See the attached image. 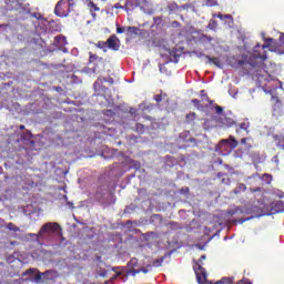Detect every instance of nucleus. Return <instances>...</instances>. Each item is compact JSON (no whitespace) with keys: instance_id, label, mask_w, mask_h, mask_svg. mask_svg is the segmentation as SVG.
<instances>
[{"instance_id":"nucleus-22","label":"nucleus","mask_w":284,"mask_h":284,"mask_svg":"<svg viewBox=\"0 0 284 284\" xmlns=\"http://www.w3.org/2000/svg\"><path fill=\"white\" fill-rule=\"evenodd\" d=\"M94 61H103V58L90 52L89 53V63H94Z\"/></svg>"},{"instance_id":"nucleus-19","label":"nucleus","mask_w":284,"mask_h":284,"mask_svg":"<svg viewBox=\"0 0 284 284\" xmlns=\"http://www.w3.org/2000/svg\"><path fill=\"white\" fill-rule=\"evenodd\" d=\"M154 101H156V103H161V101H170V98H168V93H161V94H156L154 95Z\"/></svg>"},{"instance_id":"nucleus-52","label":"nucleus","mask_w":284,"mask_h":284,"mask_svg":"<svg viewBox=\"0 0 284 284\" xmlns=\"http://www.w3.org/2000/svg\"><path fill=\"white\" fill-rule=\"evenodd\" d=\"M280 145H281V148L284 149V138H283V140L280 142Z\"/></svg>"},{"instance_id":"nucleus-53","label":"nucleus","mask_w":284,"mask_h":284,"mask_svg":"<svg viewBox=\"0 0 284 284\" xmlns=\"http://www.w3.org/2000/svg\"><path fill=\"white\" fill-rule=\"evenodd\" d=\"M19 130H26V125H23V124L20 125V126H19Z\"/></svg>"},{"instance_id":"nucleus-25","label":"nucleus","mask_w":284,"mask_h":284,"mask_svg":"<svg viewBox=\"0 0 284 284\" xmlns=\"http://www.w3.org/2000/svg\"><path fill=\"white\" fill-rule=\"evenodd\" d=\"M134 131L138 132V134L145 133V125H143L142 123H136Z\"/></svg>"},{"instance_id":"nucleus-16","label":"nucleus","mask_w":284,"mask_h":284,"mask_svg":"<svg viewBox=\"0 0 284 284\" xmlns=\"http://www.w3.org/2000/svg\"><path fill=\"white\" fill-rule=\"evenodd\" d=\"M130 6H132L130 1H126L124 6L121 4V2H116L113 8H115V10H125L128 12V10H130Z\"/></svg>"},{"instance_id":"nucleus-28","label":"nucleus","mask_w":284,"mask_h":284,"mask_svg":"<svg viewBox=\"0 0 284 284\" xmlns=\"http://www.w3.org/2000/svg\"><path fill=\"white\" fill-rule=\"evenodd\" d=\"M200 97L202 101H210V97L207 95V92L205 90L200 91Z\"/></svg>"},{"instance_id":"nucleus-60","label":"nucleus","mask_w":284,"mask_h":284,"mask_svg":"<svg viewBox=\"0 0 284 284\" xmlns=\"http://www.w3.org/2000/svg\"><path fill=\"white\" fill-rule=\"evenodd\" d=\"M63 197H64V200H68V196H67V195H64Z\"/></svg>"},{"instance_id":"nucleus-9","label":"nucleus","mask_w":284,"mask_h":284,"mask_svg":"<svg viewBox=\"0 0 284 284\" xmlns=\"http://www.w3.org/2000/svg\"><path fill=\"white\" fill-rule=\"evenodd\" d=\"M85 6L89 8V12L93 19H97V12H101L99 4L94 3L92 0H85Z\"/></svg>"},{"instance_id":"nucleus-20","label":"nucleus","mask_w":284,"mask_h":284,"mask_svg":"<svg viewBox=\"0 0 284 284\" xmlns=\"http://www.w3.org/2000/svg\"><path fill=\"white\" fill-rule=\"evenodd\" d=\"M273 209H276L277 212H284V202L283 201L273 202Z\"/></svg>"},{"instance_id":"nucleus-51","label":"nucleus","mask_w":284,"mask_h":284,"mask_svg":"<svg viewBox=\"0 0 284 284\" xmlns=\"http://www.w3.org/2000/svg\"><path fill=\"white\" fill-rule=\"evenodd\" d=\"M265 178H266V179H272V175H270V174H264V175H263V179H265Z\"/></svg>"},{"instance_id":"nucleus-10","label":"nucleus","mask_w":284,"mask_h":284,"mask_svg":"<svg viewBox=\"0 0 284 284\" xmlns=\"http://www.w3.org/2000/svg\"><path fill=\"white\" fill-rule=\"evenodd\" d=\"M180 140H181V141H184V143H187V144L185 145V148H189L190 143H191L192 145H197L196 139L190 136V131H184V132H182V133L180 134Z\"/></svg>"},{"instance_id":"nucleus-54","label":"nucleus","mask_w":284,"mask_h":284,"mask_svg":"<svg viewBox=\"0 0 284 284\" xmlns=\"http://www.w3.org/2000/svg\"><path fill=\"white\" fill-rule=\"evenodd\" d=\"M197 57H206V55H205V53L200 52V53L197 54Z\"/></svg>"},{"instance_id":"nucleus-47","label":"nucleus","mask_w":284,"mask_h":284,"mask_svg":"<svg viewBox=\"0 0 284 284\" xmlns=\"http://www.w3.org/2000/svg\"><path fill=\"white\" fill-rule=\"evenodd\" d=\"M241 143H242V145H246V144H247V138H243V139L241 140Z\"/></svg>"},{"instance_id":"nucleus-42","label":"nucleus","mask_w":284,"mask_h":284,"mask_svg":"<svg viewBox=\"0 0 284 284\" xmlns=\"http://www.w3.org/2000/svg\"><path fill=\"white\" fill-rule=\"evenodd\" d=\"M256 192H258V195L262 196V189L261 187H256L252 190V193L255 194Z\"/></svg>"},{"instance_id":"nucleus-41","label":"nucleus","mask_w":284,"mask_h":284,"mask_svg":"<svg viewBox=\"0 0 284 284\" xmlns=\"http://www.w3.org/2000/svg\"><path fill=\"white\" fill-rule=\"evenodd\" d=\"M251 219H253V216L246 217V219H241V220H239V223H240V224H244V223H246L247 221H250Z\"/></svg>"},{"instance_id":"nucleus-49","label":"nucleus","mask_w":284,"mask_h":284,"mask_svg":"<svg viewBox=\"0 0 284 284\" xmlns=\"http://www.w3.org/2000/svg\"><path fill=\"white\" fill-rule=\"evenodd\" d=\"M217 176L221 178V176H227V173H217Z\"/></svg>"},{"instance_id":"nucleus-50","label":"nucleus","mask_w":284,"mask_h":284,"mask_svg":"<svg viewBox=\"0 0 284 284\" xmlns=\"http://www.w3.org/2000/svg\"><path fill=\"white\" fill-rule=\"evenodd\" d=\"M8 27H9V24H0V29H1V28H4V30H7Z\"/></svg>"},{"instance_id":"nucleus-38","label":"nucleus","mask_w":284,"mask_h":284,"mask_svg":"<svg viewBox=\"0 0 284 284\" xmlns=\"http://www.w3.org/2000/svg\"><path fill=\"white\" fill-rule=\"evenodd\" d=\"M215 112L216 114H223V106L215 105Z\"/></svg>"},{"instance_id":"nucleus-23","label":"nucleus","mask_w":284,"mask_h":284,"mask_svg":"<svg viewBox=\"0 0 284 284\" xmlns=\"http://www.w3.org/2000/svg\"><path fill=\"white\" fill-rule=\"evenodd\" d=\"M245 191H246V185L245 184H239L237 187L234 189L233 193L235 195H237V194H242Z\"/></svg>"},{"instance_id":"nucleus-64","label":"nucleus","mask_w":284,"mask_h":284,"mask_svg":"<svg viewBox=\"0 0 284 284\" xmlns=\"http://www.w3.org/2000/svg\"><path fill=\"white\" fill-rule=\"evenodd\" d=\"M154 21H156V18H154Z\"/></svg>"},{"instance_id":"nucleus-39","label":"nucleus","mask_w":284,"mask_h":284,"mask_svg":"<svg viewBox=\"0 0 284 284\" xmlns=\"http://www.w3.org/2000/svg\"><path fill=\"white\" fill-rule=\"evenodd\" d=\"M276 197L284 199V191H276Z\"/></svg>"},{"instance_id":"nucleus-59","label":"nucleus","mask_w":284,"mask_h":284,"mask_svg":"<svg viewBox=\"0 0 284 284\" xmlns=\"http://www.w3.org/2000/svg\"><path fill=\"white\" fill-rule=\"evenodd\" d=\"M241 132V129H236V133Z\"/></svg>"},{"instance_id":"nucleus-12","label":"nucleus","mask_w":284,"mask_h":284,"mask_svg":"<svg viewBox=\"0 0 284 284\" xmlns=\"http://www.w3.org/2000/svg\"><path fill=\"white\" fill-rule=\"evenodd\" d=\"M122 166L123 163H114L112 166H109V173L112 176H123V171H121Z\"/></svg>"},{"instance_id":"nucleus-56","label":"nucleus","mask_w":284,"mask_h":284,"mask_svg":"<svg viewBox=\"0 0 284 284\" xmlns=\"http://www.w3.org/2000/svg\"><path fill=\"white\" fill-rule=\"evenodd\" d=\"M224 21H226V24L230 23V18H225Z\"/></svg>"},{"instance_id":"nucleus-55","label":"nucleus","mask_w":284,"mask_h":284,"mask_svg":"<svg viewBox=\"0 0 284 284\" xmlns=\"http://www.w3.org/2000/svg\"><path fill=\"white\" fill-rule=\"evenodd\" d=\"M68 205H69V207H72L73 203L72 202H68Z\"/></svg>"},{"instance_id":"nucleus-26","label":"nucleus","mask_w":284,"mask_h":284,"mask_svg":"<svg viewBox=\"0 0 284 284\" xmlns=\"http://www.w3.org/2000/svg\"><path fill=\"white\" fill-rule=\"evenodd\" d=\"M186 121L189 123H194L196 121V113L195 112H190L186 114Z\"/></svg>"},{"instance_id":"nucleus-6","label":"nucleus","mask_w":284,"mask_h":284,"mask_svg":"<svg viewBox=\"0 0 284 284\" xmlns=\"http://www.w3.org/2000/svg\"><path fill=\"white\" fill-rule=\"evenodd\" d=\"M60 230V224L57 222H49L41 226L40 232L36 235L37 237L50 236L52 234H57Z\"/></svg>"},{"instance_id":"nucleus-43","label":"nucleus","mask_w":284,"mask_h":284,"mask_svg":"<svg viewBox=\"0 0 284 284\" xmlns=\"http://www.w3.org/2000/svg\"><path fill=\"white\" fill-rule=\"evenodd\" d=\"M171 26H173V28H179V27L181 26V22H179V21H173V22L171 23Z\"/></svg>"},{"instance_id":"nucleus-58","label":"nucleus","mask_w":284,"mask_h":284,"mask_svg":"<svg viewBox=\"0 0 284 284\" xmlns=\"http://www.w3.org/2000/svg\"><path fill=\"white\" fill-rule=\"evenodd\" d=\"M3 173V169L0 166V174H2Z\"/></svg>"},{"instance_id":"nucleus-37","label":"nucleus","mask_w":284,"mask_h":284,"mask_svg":"<svg viewBox=\"0 0 284 284\" xmlns=\"http://www.w3.org/2000/svg\"><path fill=\"white\" fill-rule=\"evenodd\" d=\"M162 263H163V257H162V258H159V260H154L153 265L156 266V267H159V266L162 265Z\"/></svg>"},{"instance_id":"nucleus-33","label":"nucleus","mask_w":284,"mask_h":284,"mask_svg":"<svg viewBox=\"0 0 284 284\" xmlns=\"http://www.w3.org/2000/svg\"><path fill=\"white\" fill-rule=\"evenodd\" d=\"M273 41H274V39H272V38L265 39L266 44H263V45H262V50H265V48H268L270 44H271Z\"/></svg>"},{"instance_id":"nucleus-13","label":"nucleus","mask_w":284,"mask_h":284,"mask_svg":"<svg viewBox=\"0 0 284 284\" xmlns=\"http://www.w3.org/2000/svg\"><path fill=\"white\" fill-rule=\"evenodd\" d=\"M132 173L128 176V179H145V170L143 169H132Z\"/></svg>"},{"instance_id":"nucleus-31","label":"nucleus","mask_w":284,"mask_h":284,"mask_svg":"<svg viewBox=\"0 0 284 284\" xmlns=\"http://www.w3.org/2000/svg\"><path fill=\"white\" fill-rule=\"evenodd\" d=\"M102 83H103V81H102L101 79H98V80L93 83L94 90H101Z\"/></svg>"},{"instance_id":"nucleus-5","label":"nucleus","mask_w":284,"mask_h":284,"mask_svg":"<svg viewBox=\"0 0 284 284\" xmlns=\"http://www.w3.org/2000/svg\"><path fill=\"white\" fill-rule=\"evenodd\" d=\"M11 8L9 9L11 12H16V17L18 19H28V14H30V10H28L23 3H21L19 0L11 1Z\"/></svg>"},{"instance_id":"nucleus-62","label":"nucleus","mask_w":284,"mask_h":284,"mask_svg":"<svg viewBox=\"0 0 284 284\" xmlns=\"http://www.w3.org/2000/svg\"><path fill=\"white\" fill-rule=\"evenodd\" d=\"M63 174H68V171H64Z\"/></svg>"},{"instance_id":"nucleus-32","label":"nucleus","mask_w":284,"mask_h":284,"mask_svg":"<svg viewBox=\"0 0 284 284\" xmlns=\"http://www.w3.org/2000/svg\"><path fill=\"white\" fill-rule=\"evenodd\" d=\"M8 230L13 231V232H19L20 227H17L14 224L9 223L7 226Z\"/></svg>"},{"instance_id":"nucleus-57","label":"nucleus","mask_w":284,"mask_h":284,"mask_svg":"<svg viewBox=\"0 0 284 284\" xmlns=\"http://www.w3.org/2000/svg\"><path fill=\"white\" fill-rule=\"evenodd\" d=\"M215 284H223V280L216 282Z\"/></svg>"},{"instance_id":"nucleus-63","label":"nucleus","mask_w":284,"mask_h":284,"mask_svg":"<svg viewBox=\"0 0 284 284\" xmlns=\"http://www.w3.org/2000/svg\"><path fill=\"white\" fill-rule=\"evenodd\" d=\"M33 17H36V18H37V13H34V14H33Z\"/></svg>"},{"instance_id":"nucleus-45","label":"nucleus","mask_w":284,"mask_h":284,"mask_svg":"<svg viewBox=\"0 0 284 284\" xmlns=\"http://www.w3.org/2000/svg\"><path fill=\"white\" fill-rule=\"evenodd\" d=\"M55 40L57 41H65V37L58 36V37H55Z\"/></svg>"},{"instance_id":"nucleus-61","label":"nucleus","mask_w":284,"mask_h":284,"mask_svg":"<svg viewBox=\"0 0 284 284\" xmlns=\"http://www.w3.org/2000/svg\"><path fill=\"white\" fill-rule=\"evenodd\" d=\"M104 284H110V282H109V281H106Z\"/></svg>"},{"instance_id":"nucleus-24","label":"nucleus","mask_w":284,"mask_h":284,"mask_svg":"<svg viewBox=\"0 0 284 284\" xmlns=\"http://www.w3.org/2000/svg\"><path fill=\"white\" fill-rule=\"evenodd\" d=\"M126 32H128V34H130V37H132V36L136 37V34H139V28H136V27H128L126 28Z\"/></svg>"},{"instance_id":"nucleus-1","label":"nucleus","mask_w":284,"mask_h":284,"mask_svg":"<svg viewBox=\"0 0 284 284\" xmlns=\"http://www.w3.org/2000/svg\"><path fill=\"white\" fill-rule=\"evenodd\" d=\"M258 50H261V44H256L253 49V54L250 55L247 59L246 55H243L244 59L237 61V65L240 68H243V65L248 64L251 65L253 70V74L257 79H263V77H267V65L265 64V61L267 60V53H258Z\"/></svg>"},{"instance_id":"nucleus-4","label":"nucleus","mask_w":284,"mask_h":284,"mask_svg":"<svg viewBox=\"0 0 284 284\" xmlns=\"http://www.w3.org/2000/svg\"><path fill=\"white\" fill-rule=\"evenodd\" d=\"M207 258L205 255H202L200 260L193 266V271H195L197 284H204L207 282V272L203 267V262Z\"/></svg>"},{"instance_id":"nucleus-11","label":"nucleus","mask_w":284,"mask_h":284,"mask_svg":"<svg viewBox=\"0 0 284 284\" xmlns=\"http://www.w3.org/2000/svg\"><path fill=\"white\" fill-rule=\"evenodd\" d=\"M106 48L110 50H113L114 52L119 51V38L114 34H112L108 40H106Z\"/></svg>"},{"instance_id":"nucleus-15","label":"nucleus","mask_w":284,"mask_h":284,"mask_svg":"<svg viewBox=\"0 0 284 284\" xmlns=\"http://www.w3.org/2000/svg\"><path fill=\"white\" fill-rule=\"evenodd\" d=\"M205 59H207L209 63L213 65H216V68H222L221 64V59L216 58V57H210V55H205Z\"/></svg>"},{"instance_id":"nucleus-36","label":"nucleus","mask_w":284,"mask_h":284,"mask_svg":"<svg viewBox=\"0 0 284 284\" xmlns=\"http://www.w3.org/2000/svg\"><path fill=\"white\" fill-rule=\"evenodd\" d=\"M33 274H34V270L30 268V270H27L26 272H23L22 276H30V275H33Z\"/></svg>"},{"instance_id":"nucleus-2","label":"nucleus","mask_w":284,"mask_h":284,"mask_svg":"<svg viewBox=\"0 0 284 284\" xmlns=\"http://www.w3.org/2000/svg\"><path fill=\"white\" fill-rule=\"evenodd\" d=\"M239 148V141L234 135H230L229 139H222L215 146V152L217 154H223V152H232Z\"/></svg>"},{"instance_id":"nucleus-7","label":"nucleus","mask_w":284,"mask_h":284,"mask_svg":"<svg viewBox=\"0 0 284 284\" xmlns=\"http://www.w3.org/2000/svg\"><path fill=\"white\" fill-rule=\"evenodd\" d=\"M260 212V207L257 206H253V209H242L241 206H235L234 209H230L229 211H226V214L231 215V216H235L237 214H246V215H251L253 213Z\"/></svg>"},{"instance_id":"nucleus-27","label":"nucleus","mask_w":284,"mask_h":284,"mask_svg":"<svg viewBox=\"0 0 284 284\" xmlns=\"http://www.w3.org/2000/svg\"><path fill=\"white\" fill-rule=\"evenodd\" d=\"M95 45L97 48H100V50L108 52V41H99Z\"/></svg>"},{"instance_id":"nucleus-46","label":"nucleus","mask_w":284,"mask_h":284,"mask_svg":"<svg viewBox=\"0 0 284 284\" xmlns=\"http://www.w3.org/2000/svg\"><path fill=\"white\" fill-rule=\"evenodd\" d=\"M189 8H191V4H190V3H186V4H183V6H182V10H189Z\"/></svg>"},{"instance_id":"nucleus-34","label":"nucleus","mask_w":284,"mask_h":284,"mask_svg":"<svg viewBox=\"0 0 284 284\" xmlns=\"http://www.w3.org/2000/svg\"><path fill=\"white\" fill-rule=\"evenodd\" d=\"M207 28L210 30H215L216 29V21L215 20H211Z\"/></svg>"},{"instance_id":"nucleus-29","label":"nucleus","mask_w":284,"mask_h":284,"mask_svg":"<svg viewBox=\"0 0 284 284\" xmlns=\"http://www.w3.org/2000/svg\"><path fill=\"white\" fill-rule=\"evenodd\" d=\"M21 139H22L23 141H30V139H32V132L27 131L26 133H23V134L21 135Z\"/></svg>"},{"instance_id":"nucleus-21","label":"nucleus","mask_w":284,"mask_h":284,"mask_svg":"<svg viewBox=\"0 0 284 284\" xmlns=\"http://www.w3.org/2000/svg\"><path fill=\"white\" fill-rule=\"evenodd\" d=\"M240 130H244L247 134H250V121L245 120L244 122L240 123Z\"/></svg>"},{"instance_id":"nucleus-14","label":"nucleus","mask_w":284,"mask_h":284,"mask_svg":"<svg viewBox=\"0 0 284 284\" xmlns=\"http://www.w3.org/2000/svg\"><path fill=\"white\" fill-rule=\"evenodd\" d=\"M213 17L221 19V21H225V19H229L227 26H232L234 23V18L232 17V14L217 13V14H214Z\"/></svg>"},{"instance_id":"nucleus-18","label":"nucleus","mask_w":284,"mask_h":284,"mask_svg":"<svg viewBox=\"0 0 284 284\" xmlns=\"http://www.w3.org/2000/svg\"><path fill=\"white\" fill-rule=\"evenodd\" d=\"M199 41L200 43H212V41H214V38H212L211 36H207V34H201L199 37Z\"/></svg>"},{"instance_id":"nucleus-44","label":"nucleus","mask_w":284,"mask_h":284,"mask_svg":"<svg viewBox=\"0 0 284 284\" xmlns=\"http://www.w3.org/2000/svg\"><path fill=\"white\" fill-rule=\"evenodd\" d=\"M129 112H130V114H132L133 116L136 114V109H134V108H131L130 110H129Z\"/></svg>"},{"instance_id":"nucleus-30","label":"nucleus","mask_w":284,"mask_h":284,"mask_svg":"<svg viewBox=\"0 0 284 284\" xmlns=\"http://www.w3.org/2000/svg\"><path fill=\"white\" fill-rule=\"evenodd\" d=\"M191 103H193V105H195L197 110H201V108H203V105H201V100L199 99L191 100Z\"/></svg>"},{"instance_id":"nucleus-40","label":"nucleus","mask_w":284,"mask_h":284,"mask_svg":"<svg viewBox=\"0 0 284 284\" xmlns=\"http://www.w3.org/2000/svg\"><path fill=\"white\" fill-rule=\"evenodd\" d=\"M116 32H118V34H123V32H125V28H123V27H118V28H116Z\"/></svg>"},{"instance_id":"nucleus-3","label":"nucleus","mask_w":284,"mask_h":284,"mask_svg":"<svg viewBox=\"0 0 284 284\" xmlns=\"http://www.w3.org/2000/svg\"><path fill=\"white\" fill-rule=\"evenodd\" d=\"M74 8V0H60L54 8V14L57 17H68Z\"/></svg>"},{"instance_id":"nucleus-48","label":"nucleus","mask_w":284,"mask_h":284,"mask_svg":"<svg viewBox=\"0 0 284 284\" xmlns=\"http://www.w3.org/2000/svg\"><path fill=\"white\" fill-rule=\"evenodd\" d=\"M121 275V272H118L115 275H113V277L111 278V281L116 280V277H119Z\"/></svg>"},{"instance_id":"nucleus-8","label":"nucleus","mask_w":284,"mask_h":284,"mask_svg":"<svg viewBox=\"0 0 284 284\" xmlns=\"http://www.w3.org/2000/svg\"><path fill=\"white\" fill-rule=\"evenodd\" d=\"M215 122L220 128H232L234 125V119L227 116V115H222L215 119Z\"/></svg>"},{"instance_id":"nucleus-35","label":"nucleus","mask_w":284,"mask_h":284,"mask_svg":"<svg viewBox=\"0 0 284 284\" xmlns=\"http://www.w3.org/2000/svg\"><path fill=\"white\" fill-rule=\"evenodd\" d=\"M206 6H209L210 8H214V6H217L216 0H206Z\"/></svg>"},{"instance_id":"nucleus-17","label":"nucleus","mask_w":284,"mask_h":284,"mask_svg":"<svg viewBox=\"0 0 284 284\" xmlns=\"http://www.w3.org/2000/svg\"><path fill=\"white\" fill-rule=\"evenodd\" d=\"M49 275H50V271H47L44 273L36 274V276L33 278H36L37 282L43 281V280L48 281L49 280Z\"/></svg>"}]
</instances>
